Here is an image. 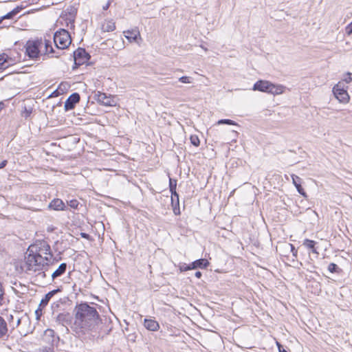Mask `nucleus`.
Instances as JSON below:
<instances>
[{
  "label": "nucleus",
  "instance_id": "nucleus-1",
  "mask_svg": "<svg viewBox=\"0 0 352 352\" xmlns=\"http://www.w3.org/2000/svg\"><path fill=\"white\" fill-rule=\"evenodd\" d=\"M73 315L74 325L83 333L96 331L102 321L96 307L87 302L77 303L73 309Z\"/></svg>",
  "mask_w": 352,
  "mask_h": 352
},
{
  "label": "nucleus",
  "instance_id": "nucleus-2",
  "mask_svg": "<svg viewBox=\"0 0 352 352\" xmlns=\"http://www.w3.org/2000/svg\"><path fill=\"white\" fill-rule=\"evenodd\" d=\"M26 254L24 267L28 274L35 273L41 270H45L52 265V263L47 258L48 256H39L31 252H27Z\"/></svg>",
  "mask_w": 352,
  "mask_h": 352
},
{
  "label": "nucleus",
  "instance_id": "nucleus-3",
  "mask_svg": "<svg viewBox=\"0 0 352 352\" xmlns=\"http://www.w3.org/2000/svg\"><path fill=\"white\" fill-rule=\"evenodd\" d=\"M252 89L273 95H278L284 92L285 87L281 85L274 84L267 80H259L254 83Z\"/></svg>",
  "mask_w": 352,
  "mask_h": 352
},
{
  "label": "nucleus",
  "instance_id": "nucleus-4",
  "mask_svg": "<svg viewBox=\"0 0 352 352\" xmlns=\"http://www.w3.org/2000/svg\"><path fill=\"white\" fill-rule=\"evenodd\" d=\"M43 45L42 38L27 41L25 45V55L31 59L37 60L41 54L40 49Z\"/></svg>",
  "mask_w": 352,
  "mask_h": 352
},
{
  "label": "nucleus",
  "instance_id": "nucleus-5",
  "mask_svg": "<svg viewBox=\"0 0 352 352\" xmlns=\"http://www.w3.org/2000/svg\"><path fill=\"white\" fill-rule=\"evenodd\" d=\"M54 42L59 50L67 48L72 43L71 36L69 32L65 29H60L54 34Z\"/></svg>",
  "mask_w": 352,
  "mask_h": 352
},
{
  "label": "nucleus",
  "instance_id": "nucleus-6",
  "mask_svg": "<svg viewBox=\"0 0 352 352\" xmlns=\"http://www.w3.org/2000/svg\"><path fill=\"white\" fill-rule=\"evenodd\" d=\"M28 252H31L39 256H48L49 261L52 262L53 254L51 252L50 245L46 241H41L38 244L30 245Z\"/></svg>",
  "mask_w": 352,
  "mask_h": 352
},
{
  "label": "nucleus",
  "instance_id": "nucleus-7",
  "mask_svg": "<svg viewBox=\"0 0 352 352\" xmlns=\"http://www.w3.org/2000/svg\"><path fill=\"white\" fill-rule=\"evenodd\" d=\"M93 98L98 103L103 106L115 107L116 105L115 97L110 94L107 95L99 91H94Z\"/></svg>",
  "mask_w": 352,
  "mask_h": 352
},
{
  "label": "nucleus",
  "instance_id": "nucleus-8",
  "mask_svg": "<svg viewBox=\"0 0 352 352\" xmlns=\"http://www.w3.org/2000/svg\"><path fill=\"white\" fill-rule=\"evenodd\" d=\"M73 57L76 65L80 66L87 62L91 56L86 52L85 49L78 47L73 52Z\"/></svg>",
  "mask_w": 352,
  "mask_h": 352
},
{
  "label": "nucleus",
  "instance_id": "nucleus-9",
  "mask_svg": "<svg viewBox=\"0 0 352 352\" xmlns=\"http://www.w3.org/2000/svg\"><path fill=\"white\" fill-rule=\"evenodd\" d=\"M59 340V336L56 335L53 329H47L44 331L43 340L50 345L49 347L54 348V345L58 344Z\"/></svg>",
  "mask_w": 352,
  "mask_h": 352
},
{
  "label": "nucleus",
  "instance_id": "nucleus-10",
  "mask_svg": "<svg viewBox=\"0 0 352 352\" xmlns=\"http://www.w3.org/2000/svg\"><path fill=\"white\" fill-rule=\"evenodd\" d=\"M333 92L336 98L342 102H346L349 99V94L344 87H341L340 83L334 86Z\"/></svg>",
  "mask_w": 352,
  "mask_h": 352
},
{
  "label": "nucleus",
  "instance_id": "nucleus-11",
  "mask_svg": "<svg viewBox=\"0 0 352 352\" xmlns=\"http://www.w3.org/2000/svg\"><path fill=\"white\" fill-rule=\"evenodd\" d=\"M80 96L77 92L72 94L66 100L64 105L65 110L69 111L73 109L76 104L80 101Z\"/></svg>",
  "mask_w": 352,
  "mask_h": 352
},
{
  "label": "nucleus",
  "instance_id": "nucleus-12",
  "mask_svg": "<svg viewBox=\"0 0 352 352\" xmlns=\"http://www.w3.org/2000/svg\"><path fill=\"white\" fill-rule=\"evenodd\" d=\"M72 320V317L70 314L68 312L60 313L57 315L56 317V322L58 324H61L63 326H66L69 324Z\"/></svg>",
  "mask_w": 352,
  "mask_h": 352
},
{
  "label": "nucleus",
  "instance_id": "nucleus-13",
  "mask_svg": "<svg viewBox=\"0 0 352 352\" xmlns=\"http://www.w3.org/2000/svg\"><path fill=\"white\" fill-rule=\"evenodd\" d=\"M67 265L66 263H62L53 272L50 273V280H54L56 278L63 275L67 270Z\"/></svg>",
  "mask_w": 352,
  "mask_h": 352
},
{
  "label": "nucleus",
  "instance_id": "nucleus-14",
  "mask_svg": "<svg viewBox=\"0 0 352 352\" xmlns=\"http://www.w3.org/2000/svg\"><path fill=\"white\" fill-rule=\"evenodd\" d=\"M65 204L60 199H54L48 205V208L54 210H64Z\"/></svg>",
  "mask_w": 352,
  "mask_h": 352
},
{
  "label": "nucleus",
  "instance_id": "nucleus-15",
  "mask_svg": "<svg viewBox=\"0 0 352 352\" xmlns=\"http://www.w3.org/2000/svg\"><path fill=\"white\" fill-rule=\"evenodd\" d=\"M171 206L175 215L180 214L179 199L178 193L171 194Z\"/></svg>",
  "mask_w": 352,
  "mask_h": 352
},
{
  "label": "nucleus",
  "instance_id": "nucleus-16",
  "mask_svg": "<svg viewBox=\"0 0 352 352\" xmlns=\"http://www.w3.org/2000/svg\"><path fill=\"white\" fill-rule=\"evenodd\" d=\"M144 326L147 330L151 331H156L160 328L159 323L153 319H144Z\"/></svg>",
  "mask_w": 352,
  "mask_h": 352
},
{
  "label": "nucleus",
  "instance_id": "nucleus-17",
  "mask_svg": "<svg viewBox=\"0 0 352 352\" xmlns=\"http://www.w3.org/2000/svg\"><path fill=\"white\" fill-rule=\"evenodd\" d=\"M43 45H45V54H52V57L58 58L61 56V54L58 52H56L54 50L52 46L51 41L48 40H45Z\"/></svg>",
  "mask_w": 352,
  "mask_h": 352
},
{
  "label": "nucleus",
  "instance_id": "nucleus-18",
  "mask_svg": "<svg viewBox=\"0 0 352 352\" xmlns=\"http://www.w3.org/2000/svg\"><path fill=\"white\" fill-rule=\"evenodd\" d=\"M209 262L206 258H199L195 261H193L192 263H190L192 270L194 269H205L209 265Z\"/></svg>",
  "mask_w": 352,
  "mask_h": 352
},
{
  "label": "nucleus",
  "instance_id": "nucleus-19",
  "mask_svg": "<svg viewBox=\"0 0 352 352\" xmlns=\"http://www.w3.org/2000/svg\"><path fill=\"white\" fill-rule=\"evenodd\" d=\"M125 34L126 38L129 42H135L138 39V37L140 36V32L138 30H127L124 32Z\"/></svg>",
  "mask_w": 352,
  "mask_h": 352
},
{
  "label": "nucleus",
  "instance_id": "nucleus-20",
  "mask_svg": "<svg viewBox=\"0 0 352 352\" xmlns=\"http://www.w3.org/2000/svg\"><path fill=\"white\" fill-rule=\"evenodd\" d=\"M317 244V242L313 240H310L308 239H306L303 241L302 245L307 248L309 250H311V252L314 254H318L316 248V245Z\"/></svg>",
  "mask_w": 352,
  "mask_h": 352
},
{
  "label": "nucleus",
  "instance_id": "nucleus-21",
  "mask_svg": "<svg viewBox=\"0 0 352 352\" xmlns=\"http://www.w3.org/2000/svg\"><path fill=\"white\" fill-rule=\"evenodd\" d=\"M23 9L22 7L17 6L14 8L12 10L7 13L6 14L3 16V19H13L14 17L20 12Z\"/></svg>",
  "mask_w": 352,
  "mask_h": 352
},
{
  "label": "nucleus",
  "instance_id": "nucleus-22",
  "mask_svg": "<svg viewBox=\"0 0 352 352\" xmlns=\"http://www.w3.org/2000/svg\"><path fill=\"white\" fill-rule=\"evenodd\" d=\"M76 13H77V10L75 8L72 7L70 9V11H69V18L67 19L68 20L67 25L69 23H71V28H74V23L75 21V17H76Z\"/></svg>",
  "mask_w": 352,
  "mask_h": 352
},
{
  "label": "nucleus",
  "instance_id": "nucleus-23",
  "mask_svg": "<svg viewBox=\"0 0 352 352\" xmlns=\"http://www.w3.org/2000/svg\"><path fill=\"white\" fill-rule=\"evenodd\" d=\"M8 332V327L6 320L0 316V338L3 337Z\"/></svg>",
  "mask_w": 352,
  "mask_h": 352
},
{
  "label": "nucleus",
  "instance_id": "nucleus-24",
  "mask_svg": "<svg viewBox=\"0 0 352 352\" xmlns=\"http://www.w3.org/2000/svg\"><path fill=\"white\" fill-rule=\"evenodd\" d=\"M116 29L115 23L112 21H108L106 23L102 25V30L104 32H112Z\"/></svg>",
  "mask_w": 352,
  "mask_h": 352
},
{
  "label": "nucleus",
  "instance_id": "nucleus-25",
  "mask_svg": "<svg viewBox=\"0 0 352 352\" xmlns=\"http://www.w3.org/2000/svg\"><path fill=\"white\" fill-rule=\"evenodd\" d=\"M50 269V267L46 268L45 270H41L40 271H37V278L39 279H44L49 276H50V274L49 273Z\"/></svg>",
  "mask_w": 352,
  "mask_h": 352
},
{
  "label": "nucleus",
  "instance_id": "nucleus-26",
  "mask_svg": "<svg viewBox=\"0 0 352 352\" xmlns=\"http://www.w3.org/2000/svg\"><path fill=\"white\" fill-rule=\"evenodd\" d=\"M9 56L5 53L0 54V69H5V63H8Z\"/></svg>",
  "mask_w": 352,
  "mask_h": 352
},
{
  "label": "nucleus",
  "instance_id": "nucleus-27",
  "mask_svg": "<svg viewBox=\"0 0 352 352\" xmlns=\"http://www.w3.org/2000/svg\"><path fill=\"white\" fill-rule=\"evenodd\" d=\"M328 270L331 273L339 274L342 272V270L334 263H331L328 266Z\"/></svg>",
  "mask_w": 352,
  "mask_h": 352
},
{
  "label": "nucleus",
  "instance_id": "nucleus-28",
  "mask_svg": "<svg viewBox=\"0 0 352 352\" xmlns=\"http://www.w3.org/2000/svg\"><path fill=\"white\" fill-rule=\"evenodd\" d=\"M52 297L47 293L45 295L44 298L40 302L39 308L41 309L46 307L51 300Z\"/></svg>",
  "mask_w": 352,
  "mask_h": 352
},
{
  "label": "nucleus",
  "instance_id": "nucleus-29",
  "mask_svg": "<svg viewBox=\"0 0 352 352\" xmlns=\"http://www.w3.org/2000/svg\"><path fill=\"white\" fill-rule=\"evenodd\" d=\"M177 188V180L169 178V189L171 194L177 193L176 191Z\"/></svg>",
  "mask_w": 352,
  "mask_h": 352
},
{
  "label": "nucleus",
  "instance_id": "nucleus-30",
  "mask_svg": "<svg viewBox=\"0 0 352 352\" xmlns=\"http://www.w3.org/2000/svg\"><path fill=\"white\" fill-rule=\"evenodd\" d=\"M292 182H293L294 185L295 186L296 188H297V186H301L302 179L300 177H299L298 176H297L296 175H292Z\"/></svg>",
  "mask_w": 352,
  "mask_h": 352
},
{
  "label": "nucleus",
  "instance_id": "nucleus-31",
  "mask_svg": "<svg viewBox=\"0 0 352 352\" xmlns=\"http://www.w3.org/2000/svg\"><path fill=\"white\" fill-rule=\"evenodd\" d=\"M217 124L237 125V124L230 119H221L217 122Z\"/></svg>",
  "mask_w": 352,
  "mask_h": 352
},
{
  "label": "nucleus",
  "instance_id": "nucleus-32",
  "mask_svg": "<svg viewBox=\"0 0 352 352\" xmlns=\"http://www.w3.org/2000/svg\"><path fill=\"white\" fill-rule=\"evenodd\" d=\"M190 143L195 146H199L200 144L199 139L197 135H192L190 138Z\"/></svg>",
  "mask_w": 352,
  "mask_h": 352
},
{
  "label": "nucleus",
  "instance_id": "nucleus-33",
  "mask_svg": "<svg viewBox=\"0 0 352 352\" xmlns=\"http://www.w3.org/2000/svg\"><path fill=\"white\" fill-rule=\"evenodd\" d=\"M32 113V108L28 109L26 107H24V110L22 111V116L25 117V118H28L30 116V115Z\"/></svg>",
  "mask_w": 352,
  "mask_h": 352
},
{
  "label": "nucleus",
  "instance_id": "nucleus-34",
  "mask_svg": "<svg viewBox=\"0 0 352 352\" xmlns=\"http://www.w3.org/2000/svg\"><path fill=\"white\" fill-rule=\"evenodd\" d=\"M5 292L2 283L0 282V306L3 305L4 300Z\"/></svg>",
  "mask_w": 352,
  "mask_h": 352
},
{
  "label": "nucleus",
  "instance_id": "nucleus-35",
  "mask_svg": "<svg viewBox=\"0 0 352 352\" xmlns=\"http://www.w3.org/2000/svg\"><path fill=\"white\" fill-rule=\"evenodd\" d=\"M34 352H54V348L43 346V347L39 348Z\"/></svg>",
  "mask_w": 352,
  "mask_h": 352
},
{
  "label": "nucleus",
  "instance_id": "nucleus-36",
  "mask_svg": "<svg viewBox=\"0 0 352 352\" xmlns=\"http://www.w3.org/2000/svg\"><path fill=\"white\" fill-rule=\"evenodd\" d=\"M179 270L181 272H184V271L191 270L192 268H191L190 264L187 265L186 263H184L182 265H181L179 267Z\"/></svg>",
  "mask_w": 352,
  "mask_h": 352
},
{
  "label": "nucleus",
  "instance_id": "nucleus-37",
  "mask_svg": "<svg viewBox=\"0 0 352 352\" xmlns=\"http://www.w3.org/2000/svg\"><path fill=\"white\" fill-rule=\"evenodd\" d=\"M296 190H297L299 194H300L302 196H303L304 197H307V194H306L305 191L304 190V189L302 188V186H297Z\"/></svg>",
  "mask_w": 352,
  "mask_h": 352
},
{
  "label": "nucleus",
  "instance_id": "nucleus-38",
  "mask_svg": "<svg viewBox=\"0 0 352 352\" xmlns=\"http://www.w3.org/2000/svg\"><path fill=\"white\" fill-rule=\"evenodd\" d=\"M345 31L346 34H352V22L346 27Z\"/></svg>",
  "mask_w": 352,
  "mask_h": 352
},
{
  "label": "nucleus",
  "instance_id": "nucleus-39",
  "mask_svg": "<svg viewBox=\"0 0 352 352\" xmlns=\"http://www.w3.org/2000/svg\"><path fill=\"white\" fill-rule=\"evenodd\" d=\"M179 80L182 83H190L191 82L189 80V77L188 76H182L179 78Z\"/></svg>",
  "mask_w": 352,
  "mask_h": 352
},
{
  "label": "nucleus",
  "instance_id": "nucleus-40",
  "mask_svg": "<svg viewBox=\"0 0 352 352\" xmlns=\"http://www.w3.org/2000/svg\"><path fill=\"white\" fill-rule=\"evenodd\" d=\"M276 345L279 352H287L280 343L276 342Z\"/></svg>",
  "mask_w": 352,
  "mask_h": 352
},
{
  "label": "nucleus",
  "instance_id": "nucleus-41",
  "mask_svg": "<svg viewBox=\"0 0 352 352\" xmlns=\"http://www.w3.org/2000/svg\"><path fill=\"white\" fill-rule=\"evenodd\" d=\"M60 291V289L58 288V289H56L49 292L47 294L49 295H50V296L52 298L56 293H58Z\"/></svg>",
  "mask_w": 352,
  "mask_h": 352
},
{
  "label": "nucleus",
  "instance_id": "nucleus-42",
  "mask_svg": "<svg viewBox=\"0 0 352 352\" xmlns=\"http://www.w3.org/2000/svg\"><path fill=\"white\" fill-rule=\"evenodd\" d=\"M80 236L83 239H90V235L87 233H85V232H81L80 233Z\"/></svg>",
  "mask_w": 352,
  "mask_h": 352
},
{
  "label": "nucleus",
  "instance_id": "nucleus-43",
  "mask_svg": "<svg viewBox=\"0 0 352 352\" xmlns=\"http://www.w3.org/2000/svg\"><path fill=\"white\" fill-rule=\"evenodd\" d=\"M59 95V92L58 90H55L54 91L51 95L49 96V98H51V97H56Z\"/></svg>",
  "mask_w": 352,
  "mask_h": 352
},
{
  "label": "nucleus",
  "instance_id": "nucleus-44",
  "mask_svg": "<svg viewBox=\"0 0 352 352\" xmlns=\"http://www.w3.org/2000/svg\"><path fill=\"white\" fill-rule=\"evenodd\" d=\"M8 164L7 160H3L0 163V169L3 168Z\"/></svg>",
  "mask_w": 352,
  "mask_h": 352
},
{
  "label": "nucleus",
  "instance_id": "nucleus-45",
  "mask_svg": "<svg viewBox=\"0 0 352 352\" xmlns=\"http://www.w3.org/2000/svg\"><path fill=\"white\" fill-rule=\"evenodd\" d=\"M78 206V203L76 200H72L71 201L70 206L72 208H76Z\"/></svg>",
  "mask_w": 352,
  "mask_h": 352
},
{
  "label": "nucleus",
  "instance_id": "nucleus-46",
  "mask_svg": "<svg viewBox=\"0 0 352 352\" xmlns=\"http://www.w3.org/2000/svg\"><path fill=\"white\" fill-rule=\"evenodd\" d=\"M291 245V250H292V254L294 256H296L297 254V250L295 249L294 246L292 244H290Z\"/></svg>",
  "mask_w": 352,
  "mask_h": 352
},
{
  "label": "nucleus",
  "instance_id": "nucleus-47",
  "mask_svg": "<svg viewBox=\"0 0 352 352\" xmlns=\"http://www.w3.org/2000/svg\"><path fill=\"white\" fill-rule=\"evenodd\" d=\"M110 4H111V1H109L104 6H103V7H102L103 10H107L109 8Z\"/></svg>",
  "mask_w": 352,
  "mask_h": 352
},
{
  "label": "nucleus",
  "instance_id": "nucleus-48",
  "mask_svg": "<svg viewBox=\"0 0 352 352\" xmlns=\"http://www.w3.org/2000/svg\"><path fill=\"white\" fill-rule=\"evenodd\" d=\"M195 276L197 278H200L202 276V273L199 271H197L195 272Z\"/></svg>",
  "mask_w": 352,
  "mask_h": 352
},
{
  "label": "nucleus",
  "instance_id": "nucleus-49",
  "mask_svg": "<svg viewBox=\"0 0 352 352\" xmlns=\"http://www.w3.org/2000/svg\"><path fill=\"white\" fill-rule=\"evenodd\" d=\"M351 80H352V78H351V77H350V76H349L348 78H346V79L345 80V81H346L347 83H349L350 82H351Z\"/></svg>",
  "mask_w": 352,
  "mask_h": 352
},
{
  "label": "nucleus",
  "instance_id": "nucleus-50",
  "mask_svg": "<svg viewBox=\"0 0 352 352\" xmlns=\"http://www.w3.org/2000/svg\"><path fill=\"white\" fill-rule=\"evenodd\" d=\"M5 20L4 19H3V16L1 17H0V24L2 23V21Z\"/></svg>",
  "mask_w": 352,
  "mask_h": 352
},
{
  "label": "nucleus",
  "instance_id": "nucleus-51",
  "mask_svg": "<svg viewBox=\"0 0 352 352\" xmlns=\"http://www.w3.org/2000/svg\"><path fill=\"white\" fill-rule=\"evenodd\" d=\"M38 311H39V309H37V310L36 311V314L37 315H38V314H39V312H38Z\"/></svg>",
  "mask_w": 352,
  "mask_h": 352
}]
</instances>
